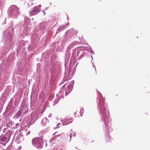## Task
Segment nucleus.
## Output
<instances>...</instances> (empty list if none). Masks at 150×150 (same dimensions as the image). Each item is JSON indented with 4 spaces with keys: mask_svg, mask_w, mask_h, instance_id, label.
Returning <instances> with one entry per match:
<instances>
[{
    "mask_svg": "<svg viewBox=\"0 0 150 150\" xmlns=\"http://www.w3.org/2000/svg\"><path fill=\"white\" fill-rule=\"evenodd\" d=\"M32 143L33 146H36L38 149H41L42 147L44 141L42 137L35 138L33 139Z\"/></svg>",
    "mask_w": 150,
    "mask_h": 150,
    "instance_id": "obj_1",
    "label": "nucleus"
},
{
    "mask_svg": "<svg viewBox=\"0 0 150 150\" xmlns=\"http://www.w3.org/2000/svg\"><path fill=\"white\" fill-rule=\"evenodd\" d=\"M18 12V7L15 5L11 6L8 9L9 14L13 16L17 15Z\"/></svg>",
    "mask_w": 150,
    "mask_h": 150,
    "instance_id": "obj_2",
    "label": "nucleus"
},
{
    "mask_svg": "<svg viewBox=\"0 0 150 150\" xmlns=\"http://www.w3.org/2000/svg\"><path fill=\"white\" fill-rule=\"evenodd\" d=\"M102 117L104 119V121L105 122L109 118L110 114L109 112L106 110L105 108L104 109L102 110Z\"/></svg>",
    "mask_w": 150,
    "mask_h": 150,
    "instance_id": "obj_3",
    "label": "nucleus"
},
{
    "mask_svg": "<svg viewBox=\"0 0 150 150\" xmlns=\"http://www.w3.org/2000/svg\"><path fill=\"white\" fill-rule=\"evenodd\" d=\"M40 11V10L38 8V6H36L34 8L33 10L30 13L31 16H33L36 14Z\"/></svg>",
    "mask_w": 150,
    "mask_h": 150,
    "instance_id": "obj_4",
    "label": "nucleus"
},
{
    "mask_svg": "<svg viewBox=\"0 0 150 150\" xmlns=\"http://www.w3.org/2000/svg\"><path fill=\"white\" fill-rule=\"evenodd\" d=\"M73 121L72 118H67L64 119L63 125H66L69 123H71Z\"/></svg>",
    "mask_w": 150,
    "mask_h": 150,
    "instance_id": "obj_5",
    "label": "nucleus"
},
{
    "mask_svg": "<svg viewBox=\"0 0 150 150\" xmlns=\"http://www.w3.org/2000/svg\"><path fill=\"white\" fill-rule=\"evenodd\" d=\"M71 90L72 89L71 86H68L65 91V95H68L70 93Z\"/></svg>",
    "mask_w": 150,
    "mask_h": 150,
    "instance_id": "obj_6",
    "label": "nucleus"
},
{
    "mask_svg": "<svg viewBox=\"0 0 150 150\" xmlns=\"http://www.w3.org/2000/svg\"><path fill=\"white\" fill-rule=\"evenodd\" d=\"M7 137L4 136H0V142H7Z\"/></svg>",
    "mask_w": 150,
    "mask_h": 150,
    "instance_id": "obj_7",
    "label": "nucleus"
},
{
    "mask_svg": "<svg viewBox=\"0 0 150 150\" xmlns=\"http://www.w3.org/2000/svg\"><path fill=\"white\" fill-rule=\"evenodd\" d=\"M12 133L11 131H8L5 134V137H7V138H8V141L9 140L11 135Z\"/></svg>",
    "mask_w": 150,
    "mask_h": 150,
    "instance_id": "obj_8",
    "label": "nucleus"
},
{
    "mask_svg": "<svg viewBox=\"0 0 150 150\" xmlns=\"http://www.w3.org/2000/svg\"><path fill=\"white\" fill-rule=\"evenodd\" d=\"M48 122L49 120L47 117H45L42 120V122L44 125H45L47 123H48Z\"/></svg>",
    "mask_w": 150,
    "mask_h": 150,
    "instance_id": "obj_9",
    "label": "nucleus"
},
{
    "mask_svg": "<svg viewBox=\"0 0 150 150\" xmlns=\"http://www.w3.org/2000/svg\"><path fill=\"white\" fill-rule=\"evenodd\" d=\"M21 113V110H19L18 111V112L17 113V116H20Z\"/></svg>",
    "mask_w": 150,
    "mask_h": 150,
    "instance_id": "obj_10",
    "label": "nucleus"
},
{
    "mask_svg": "<svg viewBox=\"0 0 150 150\" xmlns=\"http://www.w3.org/2000/svg\"><path fill=\"white\" fill-rule=\"evenodd\" d=\"M6 128H5L3 129V133H5L6 132Z\"/></svg>",
    "mask_w": 150,
    "mask_h": 150,
    "instance_id": "obj_11",
    "label": "nucleus"
},
{
    "mask_svg": "<svg viewBox=\"0 0 150 150\" xmlns=\"http://www.w3.org/2000/svg\"><path fill=\"white\" fill-rule=\"evenodd\" d=\"M71 135H72V134H71L70 135V140H71Z\"/></svg>",
    "mask_w": 150,
    "mask_h": 150,
    "instance_id": "obj_12",
    "label": "nucleus"
},
{
    "mask_svg": "<svg viewBox=\"0 0 150 150\" xmlns=\"http://www.w3.org/2000/svg\"><path fill=\"white\" fill-rule=\"evenodd\" d=\"M43 13H44V15H45V12L44 11H43Z\"/></svg>",
    "mask_w": 150,
    "mask_h": 150,
    "instance_id": "obj_13",
    "label": "nucleus"
},
{
    "mask_svg": "<svg viewBox=\"0 0 150 150\" xmlns=\"http://www.w3.org/2000/svg\"><path fill=\"white\" fill-rule=\"evenodd\" d=\"M38 7H39V8H40L41 7V5H40L38 6Z\"/></svg>",
    "mask_w": 150,
    "mask_h": 150,
    "instance_id": "obj_14",
    "label": "nucleus"
},
{
    "mask_svg": "<svg viewBox=\"0 0 150 150\" xmlns=\"http://www.w3.org/2000/svg\"><path fill=\"white\" fill-rule=\"evenodd\" d=\"M79 52H77V54L78 56V54H79Z\"/></svg>",
    "mask_w": 150,
    "mask_h": 150,
    "instance_id": "obj_15",
    "label": "nucleus"
},
{
    "mask_svg": "<svg viewBox=\"0 0 150 150\" xmlns=\"http://www.w3.org/2000/svg\"><path fill=\"white\" fill-rule=\"evenodd\" d=\"M80 111H81V112H83V109H81V110Z\"/></svg>",
    "mask_w": 150,
    "mask_h": 150,
    "instance_id": "obj_16",
    "label": "nucleus"
},
{
    "mask_svg": "<svg viewBox=\"0 0 150 150\" xmlns=\"http://www.w3.org/2000/svg\"><path fill=\"white\" fill-rule=\"evenodd\" d=\"M104 103H103V104H102V106H103V107H104Z\"/></svg>",
    "mask_w": 150,
    "mask_h": 150,
    "instance_id": "obj_17",
    "label": "nucleus"
},
{
    "mask_svg": "<svg viewBox=\"0 0 150 150\" xmlns=\"http://www.w3.org/2000/svg\"><path fill=\"white\" fill-rule=\"evenodd\" d=\"M100 105H102L101 103V102H100Z\"/></svg>",
    "mask_w": 150,
    "mask_h": 150,
    "instance_id": "obj_18",
    "label": "nucleus"
},
{
    "mask_svg": "<svg viewBox=\"0 0 150 150\" xmlns=\"http://www.w3.org/2000/svg\"><path fill=\"white\" fill-rule=\"evenodd\" d=\"M5 150V149H4V150Z\"/></svg>",
    "mask_w": 150,
    "mask_h": 150,
    "instance_id": "obj_19",
    "label": "nucleus"
}]
</instances>
